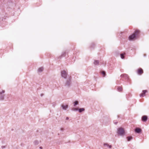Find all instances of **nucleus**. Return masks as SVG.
<instances>
[{
  "instance_id": "obj_16",
  "label": "nucleus",
  "mask_w": 149,
  "mask_h": 149,
  "mask_svg": "<svg viewBox=\"0 0 149 149\" xmlns=\"http://www.w3.org/2000/svg\"><path fill=\"white\" fill-rule=\"evenodd\" d=\"M118 90L119 91H121L122 90V88L121 87H119L117 88Z\"/></svg>"
},
{
  "instance_id": "obj_22",
  "label": "nucleus",
  "mask_w": 149,
  "mask_h": 149,
  "mask_svg": "<svg viewBox=\"0 0 149 149\" xmlns=\"http://www.w3.org/2000/svg\"><path fill=\"white\" fill-rule=\"evenodd\" d=\"M72 110L74 111H77L78 110V109L76 108H73Z\"/></svg>"
},
{
  "instance_id": "obj_12",
  "label": "nucleus",
  "mask_w": 149,
  "mask_h": 149,
  "mask_svg": "<svg viewBox=\"0 0 149 149\" xmlns=\"http://www.w3.org/2000/svg\"><path fill=\"white\" fill-rule=\"evenodd\" d=\"M85 110V109L83 108H80L78 109L79 111V113H81V112L84 111Z\"/></svg>"
},
{
  "instance_id": "obj_7",
  "label": "nucleus",
  "mask_w": 149,
  "mask_h": 149,
  "mask_svg": "<svg viewBox=\"0 0 149 149\" xmlns=\"http://www.w3.org/2000/svg\"><path fill=\"white\" fill-rule=\"evenodd\" d=\"M138 74H141L143 73V71L142 69L141 68L139 69L138 70Z\"/></svg>"
},
{
  "instance_id": "obj_3",
  "label": "nucleus",
  "mask_w": 149,
  "mask_h": 149,
  "mask_svg": "<svg viewBox=\"0 0 149 149\" xmlns=\"http://www.w3.org/2000/svg\"><path fill=\"white\" fill-rule=\"evenodd\" d=\"M71 84V77L70 76H68V79L65 84V86L68 87L70 86Z\"/></svg>"
},
{
  "instance_id": "obj_25",
  "label": "nucleus",
  "mask_w": 149,
  "mask_h": 149,
  "mask_svg": "<svg viewBox=\"0 0 149 149\" xmlns=\"http://www.w3.org/2000/svg\"><path fill=\"white\" fill-rule=\"evenodd\" d=\"M69 119V118L68 117H67L66 118V120H68Z\"/></svg>"
},
{
  "instance_id": "obj_4",
  "label": "nucleus",
  "mask_w": 149,
  "mask_h": 149,
  "mask_svg": "<svg viewBox=\"0 0 149 149\" xmlns=\"http://www.w3.org/2000/svg\"><path fill=\"white\" fill-rule=\"evenodd\" d=\"M61 76L62 77L65 79H66L67 78V73L65 70H63L61 72Z\"/></svg>"
},
{
  "instance_id": "obj_13",
  "label": "nucleus",
  "mask_w": 149,
  "mask_h": 149,
  "mask_svg": "<svg viewBox=\"0 0 149 149\" xmlns=\"http://www.w3.org/2000/svg\"><path fill=\"white\" fill-rule=\"evenodd\" d=\"M104 146H106L107 147H109V148H111V146L109 145V144L107 143L104 144Z\"/></svg>"
},
{
  "instance_id": "obj_5",
  "label": "nucleus",
  "mask_w": 149,
  "mask_h": 149,
  "mask_svg": "<svg viewBox=\"0 0 149 149\" xmlns=\"http://www.w3.org/2000/svg\"><path fill=\"white\" fill-rule=\"evenodd\" d=\"M5 91L4 90H2L1 91H0V100H3L4 99L5 95L3 94L4 93Z\"/></svg>"
},
{
  "instance_id": "obj_15",
  "label": "nucleus",
  "mask_w": 149,
  "mask_h": 149,
  "mask_svg": "<svg viewBox=\"0 0 149 149\" xmlns=\"http://www.w3.org/2000/svg\"><path fill=\"white\" fill-rule=\"evenodd\" d=\"M128 141H130L132 139V137L131 136H128L127 137Z\"/></svg>"
},
{
  "instance_id": "obj_11",
  "label": "nucleus",
  "mask_w": 149,
  "mask_h": 149,
  "mask_svg": "<svg viewBox=\"0 0 149 149\" xmlns=\"http://www.w3.org/2000/svg\"><path fill=\"white\" fill-rule=\"evenodd\" d=\"M99 63V61L97 60H95L94 62V64L95 65H97Z\"/></svg>"
},
{
  "instance_id": "obj_8",
  "label": "nucleus",
  "mask_w": 149,
  "mask_h": 149,
  "mask_svg": "<svg viewBox=\"0 0 149 149\" xmlns=\"http://www.w3.org/2000/svg\"><path fill=\"white\" fill-rule=\"evenodd\" d=\"M148 119V117L146 116H143L142 118V120L144 122H146Z\"/></svg>"
},
{
  "instance_id": "obj_20",
  "label": "nucleus",
  "mask_w": 149,
  "mask_h": 149,
  "mask_svg": "<svg viewBox=\"0 0 149 149\" xmlns=\"http://www.w3.org/2000/svg\"><path fill=\"white\" fill-rule=\"evenodd\" d=\"M102 74L103 75L104 77L105 76V72L104 71H102Z\"/></svg>"
},
{
  "instance_id": "obj_24",
  "label": "nucleus",
  "mask_w": 149,
  "mask_h": 149,
  "mask_svg": "<svg viewBox=\"0 0 149 149\" xmlns=\"http://www.w3.org/2000/svg\"><path fill=\"white\" fill-rule=\"evenodd\" d=\"M1 148H2V149H3V148H5V146H2L1 147Z\"/></svg>"
},
{
  "instance_id": "obj_10",
  "label": "nucleus",
  "mask_w": 149,
  "mask_h": 149,
  "mask_svg": "<svg viewBox=\"0 0 149 149\" xmlns=\"http://www.w3.org/2000/svg\"><path fill=\"white\" fill-rule=\"evenodd\" d=\"M62 108L64 110H66V109L68 108V106L67 105H62Z\"/></svg>"
},
{
  "instance_id": "obj_19",
  "label": "nucleus",
  "mask_w": 149,
  "mask_h": 149,
  "mask_svg": "<svg viewBox=\"0 0 149 149\" xmlns=\"http://www.w3.org/2000/svg\"><path fill=\"white\" fill-rule=\"evenodd\" d=\"M127 75L125 74H122L121 75V77H127Z\"/></svg>"
},
{
  "instance_id": "obj_2",
  "label": "nucleus",
  "mask_w": 149,
  "mask_h": 149,
  "mask_svg": "<svg viewBox=\"0 0 149 149\" xmlns=\"http://www.w3.org/2000/svg\"><path fill=\"white\" fill-rule=\"evenodd\" d=\"M117 133L118 134L121 136H123L125 134V131L122 127H120L118 129Z\"/></svg>"
},
{
  "instance_id": "obj_26",
  "label": "nucleus",
  "mask_w": 149,
  "mask_h": 149,
  "mask_svg": "<svg viewBox=\"0 0 149 149\" xmlns=\"http://www.w3.org/2000/svg\"><path fill=\"white\" fill-rule=\"evenodd\" d=\"M40 149H42V147H40Z\"/></svg>"
},
{
  "instance_id": "obj_23",
  "label": "nucleus",
  "mask_w": 149,
  "mask_h": 149,
  "mask_svg": "<svg viewBox=\"0 0 149 149\" xmlns=\"http://www.w3.org/2000/svg\"><path fill=\"white\" fill-rule=\"evenodd\" d=\"M65 52H64L62 54V55L63 56H65Z\"/></svg>"
},
{
  "instance_id": "obj_1",
  "label": "nucleus",
  "mask_w": 149,
  "mask_h": 149,
  "mask_svg": "<svg viewBox=\"0 0 149 149\" xmlns=\"http://www.w3.org/2000/svg\"><path fill=\"white\" fill-rule=\"evenodd\" d=\"M139 32L140 31L139 30H137L135 31L133 34L129 37V40H132L136 38L137 37L139 33Z\"/></svg>"
},
{
  "instance_id": "obj_21",
  "label": "nucleus",
  "mask_w": 149,
  "mask_h": 149,
  "mask_svg": "<svg viewBox=\"0 0 149 149\" xmlns=\"http://www.w3.org/2000/svg\"><path fill=\"white\" fill-rule=\"evenodd\" d=\"M123 55H124L123 54H120L121 57L122 59H123L124 58V56H123Z\"/></svg>"
},
{
  "instance_id": "obj_14",
  "label": "nucleus",
  "mask_w": 149,
  "mask_h": 149,
  "mask_svg": "<svg viewBox=\"0 0 149 149\" xmlns=\"http://www.w3.org/2000/svg\"><path fill=\"white\" fill-rule=\"evenodd\" d=\"M43 70V67H41L38 69V71L39 72H42Z\"/></svg>"
},
{
  "instance_id": "obj_17",
  "label": "nucleus",
  "mask_w": 149,
  "mask_h": 149,
  "mask_svg": "<svg viewBox=\"0 0 149 149\" xmlns=\"http://www.w3.org/2000/svg\"><path fill=\"white\" fill-rule=\"evenodd\" d=\"M34 143L35 145H37L39 143V142L38 141L36 140L34 141Z\"/></svg>"
},
{
  "instance_id": "obj_18",
  "label": "nucleus",
  "mask_w": 149,
  "mask_h": 149,
  "mask_svg": "<svg viewBox=\"0 0 149 149\" xmlns=\"http://www.w3.org/2000/svg\"><path fill=\"white\" fill-rule=\"evenodd\" d=\"M78 101H76L74 103V106H75L76 105L78 104Z\"/></svg>"
},
{
  "instance_id": "obj_9",
  "label": "nucleus",
  "mask_w": 149,
  "mask_h": 149,
  "mask_svg": "<svg viewBox=\"0 0 149 149\" xmlns=\"http://www.w3.org/2000/svg\"><path fill=\"white\" fill-rule=\"evenodd\" d=\"M141 131V130L139 128H136L135 129V132L137 133H139Z\"/></svg>"
},
{
  "instance_id": "obj_6",
  "label": "nucleus",
  "mask_w": 149,
  "mask_h": 149,
  "mask_svg": "<svg viewBox=\"0 0 149 149\" xmlns=\"http://www.w3.org/2000/svg\"><path fill=\"white\" fill-rule=\"evenodd\" d=\"M147 90H144L143 91L142 93H141L140 96L141 97H143L145 96V93H146L147 92Z\"/></svg>"
}]
</instances>
